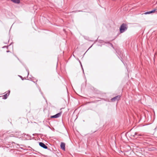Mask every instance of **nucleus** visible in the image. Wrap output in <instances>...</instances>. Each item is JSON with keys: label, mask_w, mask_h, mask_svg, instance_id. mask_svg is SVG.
Returning a JSON list of instances; mask_svg holds the SVG:
<instances>
[{"label": "nucleus", "mask_w": 157, "mask_h": 157, "mask_svg": "<svg viewBox=\"0 0 157 157\" xmlns=\"http://www.w3.org/2000/svg\"><path fill=\"white\" fill-rule=\"evenodd\" d=\"M10 92V90H8L7 93L2 96V98L4 99H6L7 98V97L9 95Z\"/></svg>", "instance_id": "423d86ee"}, {"label": "nucleus", "mask_w": 157, "mask_h": 157, "mask_svg": "<svg viewBox=\"0 0 157 157\" xmlns=\"http://www.w3.org/2000/svg\"><path fill=\"white\" fill-rule=\"evenodd\" d=\"M80 64H81V67H82V69H83L82 67V64H81V63L80 62Z\"/></svg>", "instance_id": "4468645a"}, {"label": "nucleus", "mask_w": 157, "mask_h": 157, "mask_svg": "<svg viewBox=\"0 0 157 157\" xmlns=\"http://www.w3.org/2000/svg\"><path fill=\"white\" fill-rule=\"evenodd\" d=\"M127 25L125 23H123L120 27L119 30L120 33H123L126 31L128 29Z\"/></svg>", "instance_id": "f257e3e1"}, {"label": "nucleus", "mask_w": 157, "mask_h": 157, "mask_svg": "<svg viewBox=\"0 0 157 157\" xmlns=\"http://www.w3.org/2000/svg\"><path fill=\"white\" fill-rule=\"evenodd\" d=\"M109 44H110L111 45V46H112V47H113V44H111V43H109Z\"/></svg>", "instance_id": "ddd939ff"}, {"label": "nucleus", "mask_w": 157, "mask_h": 157, "mask_svg": "<svg viewBox=\"0 0 157 157\" xmlns=\"http://www.w3.org/2000/svg\"><path fill=\"white\" fill-rule=\"evenodd\" d=\"M92 45H91V46L90 47V48H89V49L91 47H92Z\"/></svg>", "instance_id": "f3484780"}, {"label": "nucleus", "mask_w": 157, "mask_h": 157, "mask_svg": "<svg viewBox=\"0 0 157 157\" xmlns=\"http://www.w3.org/2000/svg\"><path fill=\"white\" fill-rule=\"evenodd\" d=\"M39 144L40 147L44 149H47L48 148V147L42 142H39Z\"/></svg>", "instance_id": "20e7f679"}, {"label": "nucleus", "mask_w": 157, "mask_h": 157, "mask_svg": "<svg viewBox=\"0 0 157 157\" xmlns=\"http://www.w3.org/2000/svg\"><path fill=\"white\" fill-rule=\"evenodd\" d=\"M39 90H40V91L41 92V94L42 95H43V93H42V92H41V90H40V89H39Z\"/></svg>", "instance_id": "f8f14e48"}, {"label": "nucleus", "mask_w": 157, "mask_h": 157, "mask_svg": "<svg viewBox=\"0 0 157 157\" xmlns=\"http://www.w3.org/2000/svg\"><path fill=\"white\" fill-rule=\"evenodd\" d=\"M156 10V9H154V10H153L151 11L146 12L144 13L143 14H150L154 13Z\"/></svg>", "instance_id": "0eeeda50"}, {"label": "nucleus", "mask_w": 157, "mask_h": 157, "mask_svg": "<svg viewBox=\"0 0 157 157\" xmlns=\"http://www.w3.org/2000/svg\"><path fill=\"white\" fill-rule=\"evenodd\" d=\"M13 2L17 4H19L20 3V0H11Z\"/></svg>", "instance_id": "1a4fd4ad"}, {"label": "nucleus", "mask_w": 157, "mask_h": 157, "mask_svg": "<svg viewBox=\"0 0 157 157\" xmlns=\"http://www.w3.org/2000/svg\"><path fill=\"white\" fill-rule=\"evenodd\" d=\"M6 52H9V51H7Z\"/></svg>", "instance_id": "dca6fc26"}, {"label": "nucleus", "mask_w": 157, "mask_h": 157, "mask_svg": "<svg viewBox=\"0 0 157 157\" xmlns=\"http://www.w3.org/2000/svg\"><path fill=\"white\" fill-rule=\"evenodd\" d=\"M61 114V113L60 112L57 114H55V115L52 116H51V118H57L59 117Z\"/></svg>", "instance_id": "7ed1b4c3"}, {"label": "nucleus", "mask_w": 157, "mask_h": 157, "mask_svg": "<svg viewBox=\"0 0 157 157\" xmlns=\"http://www.w3.org/2000/svg\"><path fill=\"white\" fill-rule=\"evenodd\" d=\"M60 147L63 150L65 151V143L62 142L60 144Z\"/></svg>", "instance_id": "6e6552de"}, {"label": "nucleus", "mask_w": 157, "mask_h": 157, "mask_svg": "<svg viewBox=\"0 0 157 157\" xmlns=\"http://www.w3.org/2000/svg\"><path fill=\"white\" fill-rule=\"evenodd\" d=\"M18 76L22 80H23V78L21 76L19 75Z\"/></svg>", "instance_id": "9d476101"}, {"label": "nucleus", "mask_w": 157, "mask_h": 157, "mask_svg": "<svg viewBox=\"0 0 157 157\" xmlns=\"http://www.w3.org/2000/svg\"><path fill=\"white\" fill-rule=\"evenodd\" d=\"M27 72H28V75H29V70H28V69H27Z\"/></svg>", "instance_id": "9b49d317"}, {"label": "nucleus", "mask_w": 157, "mask_h": 157, "mask_svg": "<svg viewBox=\"0 0 157 157\" xmlns=\"http://www.w3.org/2000/svg\"><path fill=\"white\" fill-rule=\"evenodd\" d=\"M34 134H33V136H34Z\"/></svg>", "instance_id": "a211bd4d"}, {"label": "nucleus", "mask_w": 157, "mask_h": 157, "mask_svg": "<svg viewBox=\"0 0 157 157\" xmlns=\"http://www.w3.org/2000/svg\"><path fill=\"white\" fill-rule=\"evenodd\" d=\"M82 71L84 73V69H82Z\"/></svg>", "instance_id": "2eb2a0df"}, {"label": "nucleus", "mask_w": 157, "mask_h": 157, "mask_svg": "<svg viewBox=\"0 0 157 157\" xmlns=\"http://www.w3.org/2000/svg\"><path fill=\"white\" fill-rule=\"evenodd\" d=\"M132 135L136 138H138V136H142V135L141 134H138L137 132L132 133Z\"/></svg>", "instance_id": "39448f33"}, {"label": "nucleus", "mask_w": 157, "mask_h": 157, "mask_svg": "<svg viewBox=\"0 0 157 157\" xmlns=\"http://www.w3.org/2000/svg\"><path fill=\"white\" fill-rule=\"evenodd\" d=\"M121 96L120 95H117L111 99V101H118L120 99Z\"/></svg>", "instance_id": "f03ea898"}]
</instances>
